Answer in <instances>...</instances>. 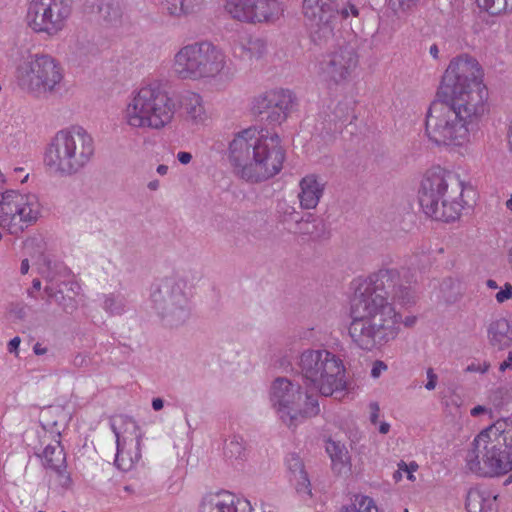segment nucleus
Masks as SVG:
<instances>
[{"mask_svg": "<svg viewBox=\"0 0 512 512\" xmlns=\"http://www.w3.org/2000/svg\"><path fill=\"white\" fill-rule=\"evenodd\" d=\"M414 281L409 270L388 267L353 280L349 335L360 349L372 351L395 340L401 322L408 328L416 324V316H407L402 321L393 305L415 303Z\"/></svg>", "mask_w": 512, "mask_h": 512, "instance_id": "1", "label": "nucleus"}, {"mask_svg": "<svg viewBox=\"0 0 512 512\" xmlns=\"http://www.w3.org/2000/svg\"><path fill=\"white\" fill-rule=\"evenodd\" d=\"M487 95L477 60L468 55L452 59L442 76L438 99L426 114L429 139L438 145L467 142L469 125L484 114Z\"/></svg>", "mask_w": 512, "mask_h": 512, "instance_id": "2", "label": "nucleus"}, {"mask_svg": "<svg viewBox=\"0 0 512 512\" xmlns=\"http://www.w3.org/2000/svg\"><path fill=\"white\" fill-rule=\"evenodd\" d=\"M284 159L278 134L263 129H243L229 144V160L236 174L249 182H261L277 175Z\"/></svg>", "mask_w": 512, "mask_h": 512, "instance_id": "3", "label": "nucleus"}, {"mask_svg": "<svg viewBox=\"0 0 512 512\" xmlns=\"http://www.w3.org/2000/svg\"><path fill=\"white\" fill-rule=\"evenodd\" d=\"M320 351H307L301 356L300 366L306 385V402L303 409L297 408L301 398L299 387L284 378L276 379L272 386L271 401L279 418L288 427L296 426L304 419L319 413L318 396L320 393L319 367Z\"/></svg>", "mask_w": 512, "mask_h": 512, "instance_id": "4", "label": "nucleus"}, {"mask_svg": "<svg viewBox=\"0 0 512 512\" xmlns=\"http://www.w3.org/2000/svg\"><path fill=\"white\" fill-rule=\"evenodd\" d=\"M467 469L482 477H495L512 470V422L500 419L482 430L466 455Z\"/></svg>", "mask_w": 512, "mask_h": 512, "instance_id": "5", "label": "nucleus"}, {"mask_svg": "<svg viewBox=\"0 0 512 512\" xmlns=\"http://www.w3.org/2000/svg\"><path fill=\"white\" fill-rule=\"evenodd\" d=\"M176 113V104L159 85L146 84L128 96L121 110V122L137 130L160 131L169 126Z\"/></svg>", "mask_w": 512, "mask_h": 512, "instance_id": "6", "label": "nucleus"}, {"mask_svg": "<svg viewBox=\"0 0 512 512\" xmlns=\"http://www.w3.org/2000/svg\"><path fill=\"white\" fill-rule=\"evenodd\" d=\"M463 183L453 173L444 170L428 171L418 192L423 212L437 221L453 222L463 209Z\"/></svg>", "mask_w": 512, "mask_h": 512, "instance_id": "7", "label": "nucleus"}, {"mask_svg": "<svg viewBox=\"0 0 512 512\" xmlns=\"http://www.w3.org/2000/svg\"><path fill=\"white\" fill-rule=\"evenodd\" d=\"M94 155V140L82 127L58 131L47 145L43 162L54 174L72 175L83 168Z\"/></svg>", "mask_w": 512, "mask_h": 512, "instance_id": "8", "label": "nucleus"}, {"mask_svg": "<svg viewBox=\"0 0 512 512\" xmlns=\"http://www.w3.org/2000/svg\"><path fill=\"white\" fill-rule=\"evenodd\" d=\"M19 87L33 95L53 92L64 78L61 63L47 53L30 54L17 67Z\"/></svg>", "mask_w": 512, "mask_h": 512, "instance_id": "9", "label": "nucleus"}, {"mask_svg": "<svg viewBox=\"0 0 512 512\" xmlns=\"http://www.w3.org/2000/svg\"><path fill=\"white\" fill-rule=\"evenodd\" d=\"M42 210L37 195L6 190L0 197V228L18 236L37 223L42 216Z\"/></svg>", "mask_w": 512, "mask_h": 512, "instance_id": "10", "label": "nucleus"}, {"mask_svg": "<svg viewBox=\"0 0 512 512\" xmlns=\"http://www.w3.org/2000/svg\"><path fill=\"white\" fill-rule=\"evenodd\" d=\"M70 12L64 0H30L25 21L35 33L54 36L63 30Z\"/></svg>", "mask_w": 512, "mask_h": 512, "instance_id": "11", "label": "nucleus"}, {"mask_svg": "<svg viewBox=\"0 0 512 512\" xmlns=\"http://www.w3.org/2000/svg\"><path fill=\"white\" fill-rule=\"evenodd\" d=\"M111 429L116 437V466L130 471L141 458V431L137 423L130 417L118 415L111 419Z\"/></svg>", "mask_w": 512, "mask_h": 512, "instance_id": "12", "label": "nucleus"}, {"mask_svg": "<svg viewBox=\"0 0 512 512\" xmlns=\"http://www.w3.org/2000/svg\"><path fill=\"white\" fill-rule=\"evenodd\" d=\"M224 8L233 19L251 24L273 22L283 14L278 0H225Z\"/></svg>", "mask_w": 512, "mask_h": 512, "instance_id": "13", "label": "nucleus"}, {"mask_svg": "<svg viewBox=\"0 0 512 512\" xmlns=\"http://www.w3.org/2000/svg\"><path fill=\"white\" fill-rule=\"evenodd\" d=\"M322 396H333L341 399L348 389L346 368L343 363V354L332 348L323 349L322 355Z\"/></svg>", "mask_w": 512, "mask_h": 512, "instance_id": "14", "label": "nucleus"}, {"mask_svg": "<svg viewBox=\"0 0 512 512\" xmlns=\"http://www.w3.org/2000/svg\"><path fill=\"white\" fill-rule=\"evenodd\" d=\"M293 101V95L289 90L273 89L255 97L251 109L255 114L269 112L272 121L281 123L287 119Z\"/></svg>", "mask_w": 512, "mask_h": 512, "instance_id": "15", "label": "nucleus"}, {"mask_svg": "<svg viewBox=\"0 0 512 512\" xmlns=\"http://www.w3.org/2000/svg\"><path fill=\"white\" fill-rule=\"evenodd\" d=\"M322 69L326 79L334 84H341L348 80L352 71L358 64V57L354 49L348 45L339 46L329 52Z\"/></svg>", "mask_w": 512, "mask_h": 512, "instance_id": "16", "label": "nucleus"}, {"mask_svg": "<svg viewBox=\"0 0 512 512\" xmlns=\"http://www.w3.org/2000/svg\"><path fill=\"white\" fill-rule=\"evenodd\" d=\"M198 512H254V509L247 499L228 491H220L204 495Z\"/></svg>", "mask_w": 512, "mask_h": 512, "instance_id": "17", "label": "nucleus"}, {"mask_svg": "<svg viewBox=\"0 0 512 512\" xmlns=\"http://www.w3.org/2000/svg\"><path fill=\"white\" fill-rule=\"evenodd\" d=\"M198 80L217 77L228 70L225 53L210 42L198 43Z\"/></svg>", "mask_w": 512, "mask_h": 512, "instance_id": "18", "label": "nucleus"}, {"mask_svg": "<svg viewBox=\"0 0 512 512\" xmlns=\"http://www.w3.org/2000/svg\"><path fill=\"white\" fill-rule=\"evenodd\" d=\"M198 43L182 47L174 57L172 70L181 79L198 80Z\"/></svg>", "mask_w": 512, "mask_h": 512, "instance_id": "19", "label": "nucleus"}, {"mask_svg": "<svg viewBox=\"0 0 512 512\" xmlns=\"http://www.w3.org/2000/svg\"><path fill=\"white\" fill-rule=\"evenodd\" d=\"M498 495L487 488H471L466 497L468 512H498Z\"/></svg>", "mask_w": 512, "mask_h": 512, "instance_id": "20", "label": "nucleus"}, {"mask_svg": "<svg viewBox=\"0 0 512 512\" xmlns=\"http://www.w3.org/2000/svg\"><path fill=\"white\" fill-rule=\"evenodd\" d=\"M326 453L331 460V469L337 476H346L351 471V457L344 443L329 439L325 445Z\"/></svg>", "mask_w": 512, "mask_h": 512, "instance_id": "21", "label": "nucleus"}, {"mask_svg": "<svg viewBox=\"0 0 512 512\" xmlns=\"http://www.w3.org/2000/svg\"><path fill=\"white\" fill-rule=\"evenodd\" d=\"M286 465L290 473L289 481L294 485L297 493L311 498L310 480L301 458L296 454H290L286 459Z\"/></svg>", "mask_w": 512, "mask_h": 512, "instance_id": "22", "label": "nucleus"}, {"mask_svg": "<svg viewBox=\"0 0 512 512\" xmlns=\"http://www.w3.org/2000/svg\"><path fill=\"white\" fill-rule=\"evenodd\" d=\"M487 336L490 345L498 350L512 346V320L501 317L491 321Z\"/></svg>", "mask_w": 512, "mask_h": 512, "instance_id": "23", "label": "nucleus"}, {"mask_svg": "<svg viewBox=\"0 0 512 512\" xmlns=\"http://www.w3.org/2000/svg\"><path fill=\"white\" fill-rule=\"evenodd\" d=\"M330 13L325 19V24L330 25L338 18L347 19L349 16L358 17L359 9L350 1L344 0H322V21L324 14Z\"/></svg>", "mask_w": 512, "mask_h": 512, "instance_id": "24", "label": "nucleus"}, {"mask_svg": "<svg viewBox=\"0 0 512 512\" xmlns=\"http://www.w3.org/2000/svg\"><path fill=\"white\" fill-rule=\"evenodd\" d=\"M299 200L304 209H314L320 200V183L316 175H308L300 182Z\"/></svg>", "mask_w": 512, "mask_h": 512, "instance_id": "25", "label": "nucleus"}, {"mask_svg": "<svg viewBox=\"0 0 512 512\" xmlns=\"http://www.w3.org/2000/svg\"><path fill=\"white\" fill-rule=\"evenodd\" d=\"M183 105L188 119L194 124H204L209 118L201 95L189 92L183 98Z\"/></svg>", "mask_w": 512, "mask_h": 512, "instance_id": "26", "label": "nucleus"}, {"mask_svg": "<svg viewBox=\"0 0 512 512\" xmlns=\"http://www.w3.org/2000/svg\"><path fill=\"white\" fill-rule=\"evenodd\" d=\"M265 45L260 39L244 37L233 47V53L236 57L251 61L259 58L264 52Z\"/></svg>", "mask_w": 512, "mask_h": 512, "instance_id": "27", "label": "nucleus"}, {"mask_svg": "<svg viewBox=\"0 0 512 512\" xmlns=\"http://www.w3.org/2000/svg\"><path fill=\"white\" fill-rule=\"evenodd\" d=\"M302 14L305 26L313 30L312 41L316 42L320 27V0H303Z\"/></svg>", "mask_w": 512, "mask_h": 512, "instance_id": "28", "label": "nucleus"}, {"mask_svg": "<svg viewBox=\"0 0 512 512\" xmlns=\"http://www.w3.org/2000/svg\"><path fill=\"white\" fill-rule=\"evenodd\" d=\"M478 7L490 15L512 12V0H476Z\"/></svg>", "mask_w": 512, "mask_h": 512, "instance_id": "29", "label": "nucleus"}, {"mask_svg": "<svg viewBox=\"0 0 512 512\" xmlns=\"http://www.w3.org/2000/svg\"><path fill=\"white\" fill-rule=\"evenodd\" d=\"M341 512H378V508L372 498L355 495L351 504L343 506Z\"/></svg>", "mask_w": 512, "mask_h": 512, "instance_id": "30", "label": "nucleus"}, {"mask_svg": "<svg viewBox=\"0 0 512 512\" xmlns=\"http://www.w3.org/2000/svg\"><path fill=\"white\" fill-rule=\"evenodd\" d=\"M43 456L51 467H56L63 460V451L59 445H47Z\"/></svg>", "mask_w": 512, "mask_h": 512, "instance_id": "31", "label": "nucleus"}, {"mask_svg": "<svg viewBox=\"0 0 512 512\" xmlns=\"http://www.w3.org/2000/svg\"><path fill=\"white\" fill-rule=\"evenodd\" d=\"M200 1L201 0H179V4L173 3L172 7H170V15L178 16L189 13Z\"/></svg>", "mask_w": 512, "mask_h": 512, "instance_id": "32", "label": "nucleus"}, {"mask_svg": "<svg viewBox=\"0 0 512 512\" xmlns=\"http://www.w3.org/2000/svg\"><path fill=\"white\" fill-rule=\"evenodd\" d=\"M490 368V363L487 361H484L482 363L478 361H472L466 368V373H481L485 374Z\"/></svg>", "mask_w": 512, "mask_h": 512, "instance_id": "33", "label": "nucleus"}, {"mask_svg": "<svg viewBox=\"0 0 512 512\" xmlns=\"http://www.w3.org/2000/svg\"><path fill=\"white\" fill-rule=\"evenodd\" d=\"M496 301L498 303H504L505 301L512 298V284L505 283L504 287L496 293L495 295Z\"/></svg>", "mask_w": 512, "mask_h": 512, "instance_id": "34", "label": "nucleus"}, {"mask_svg": "<svg viewBox=\"0 0 512 512\" xmlns=\"http://www.w3.org/2000/svg\"><path fill=\"white\" fill-rule=\"evenodd\" d=\"M388 369V366L385 362L381 360H376L373 362L372 369H371V377L372 378H379L380 375L385 372Z\"/></svg>", "mask_w": 512, "mask_h": 512, "instance_id": "35", "label": "nucleus"}, {"mask_svg": "<svg viewBox=\"0 0 512 512\" xmlns=\"http://www.w3.org/2000/svg\"><path fill=\"white\" fill-rule=\"evenodd\" d=\"M427 375V383L425 384V388L429 391H432L436 388L437 382H438V376L434 372L433 368H428L426 370Z\"/></svg>", "mask_w": 512, "mask_h": 512, "instance_id": "36", "label": "nucleus"}, {"mask_svg": "<svg viewBox=\"0 0 512 512\" xmlns=\"http://www.w3.org/2000/svg\"><path fill=\"white\" fill-rule=\"evenodd\" d=\"M398 467H400V470H403L407 473V478L411 481H413L415 479L414 475H413V472L417 469V464L415 463H411L409 466L404 462V461H401L399 464H398Z\"/></svg>", "mask_w": 512, "mask_h": 512, "instance_id": "37", "label": "nucleus"}, {"mask_svg": "<svg viewBox=\"0 0 512 512\" xmlns=\"http://www.w3.org/2000/svg\"><path fill=\"white\" fill-rule=\"evenodd\" d=\"M370 409V421L372 424H376L378 422L380 407L377 402H371L369 404Z\"/></svg>", "mask_w": 512, "mask_h": 512, "instance_id": "38", "label": "nucleus"}, {"mask_svg": "<svg viewBox=\"0 0 512 512\" xmlns=\"http://www.w3.org/2000/svg\"><path fill=\"white\" fill-rule=\"evenodd\" d=\"M225 449H226L227 453H230V456H233L234 451L240 455V450L242 449V446L240 443H238L236 441H230L228 444H226Z\"/></svg>", "mask_w": 512, "mask_h": 512, "instance_id": "39", "label": "nucleus"}, {"mask_svg": "<svg viewBox=\"0 0 512 512\" xmlns=\"http://www.w3.org/2000/svg\"><path fill=\"white\" fill-rule=\"evenodd\" d=\"M177 159L181 164H188L192 160V155L189 152L180 151L177 154Z\"/></svg>", "mask_w": 512, "mask_h": 512, "instance_id": "40", "label": "nucleus"}, {"mask_svg": "<svg viewBox=\"0 0 512 512\" xmlns=\"http://www.w3.org/2000/svg\"><path fill=\"white\" fill-rule=\"evenodd\" d=\"M20 343H21L20 338L19 337H14L8 343V351L11 352V353H16L17 354V351H18Z\"/></svg>", "mask_w": 512, "mask_h": 512, "instance_id": "41", "label": "nucleus"}, {"mask_svg": "<svg viewBox=\"0 0 512 512\" xmlns=\"http://www.w3.org/2000/svg\"><path fill=\"white\" fill-rule=\"evenodd\" d=\"M499 369L500 371L512 369V351L509 352L507 359L500 364Z\"/></svg>", "mask_w": 512, "mask_h": 512, "instance_id": "42", "label": "nucleus"}, {"mask_svg": "<svg viewBox=\"0 0 512 512\" xmlns=\"http://www.w3.org/2000/svg\"><path fill=\"white\" fill-rule=\"evenodd\" d=\"M487 411V408L485 406L477 405L474 408L471 409L470 414L473 417H477Z\"/></svg>", "mask_w": 512, "mask_h": 512, "instance_id": "43", "label": "nucleus"}, {"mask_svg": "<svg viewBox=\"0 0 512 512\" xmlns=\"http://www.w3.org/2000/svg\"><path fill=\"white\" fill-rule=\"evenodd\" d=\"M430 55L437 60L439 58V49L437 44H432L429 48Z\"/></svg>", "mask_w": 512, "mask_h": 512, "instance_id": "44", "label": "nucleus"}, {"mask_svg": "<svg viewBox=\"0 0 512 512\" xmlns=\"http://www.w3.org/2000/svg\"><path fill=\"white\" fill-rule=\"evenodd\" d=\"M152 407L155 411H158L163 408V401L160 398H155L152 401Z\"/></svg>", "mask_w": 512, "mask_h": 512, "instance_id": "45", "label": "nucleus"}, {"mask_svg": "<svg viewBox=\"0 0 512 512\" xmlns=\"http://www.w3.org/2000/svg\"><path fill=\"white\" fill-rule=\"evenodd\" d=\"M507 140H508L509 149L512 152V118H511V121H510L509 127H508Z\"/></svg>", "mask_w": 512, "mask_h": 512, "instance_id": "46", "label": "nucleus"}, {"mask_svg": "<svg viewBox=\"0 0 512 512\" xmlns=\"http://www.w3.org/2000/svg\"><path fill=\"white\" fill-rule=\"evenodd\" d=\"M29 267H30V266H29V261H28V259H24V260H22V262H21V266H20V271H21V273H22V274H26V273H28V271H29Z\"/></svg>", "mask_w": 512, "mask_h": 512, "instance_id": "47", "label": "nucleus"}, {"mask_svg": "<svg viewBox=\"0 0 512 512\" xmlns=\"http://www.w3.org/2000/svg\"><path fill=\"white\" fill-rule=\"evenodd\" d=\"M33 350H34L35 354H37V355H43L47 352V349L43 348L41 346V344H39V343L34 345Z\"/></svg>", "mask_w": 512, "mask_h": 512, "instance_id": "48", "label": "nucleus"}, {"mask_svg": "<svg viewBox=\"0 0 512 512\" xmlns=\"http://www.w3.org/2000/svg\"><path fill=\"white\" fill-rule=\"evenodd\" d=\"M390 430V424L387 423V422H382L380 425H379V432L381 434H387Z\"/></svg>", "mask_w": 512, "mask_h": 512, "instance_id": "49", "label": "nucleus"}, {"mask_svg": "<svg viewBox=\"0 0 512 512\" xmlns=\"http://www.w3.org/2000/svg\"><path fill=\"white\" fill-rule=\"evenodd\" d=\"M157 172H158L160 175H165V174H167V172H168V166L163 165V164L159 165V166L157 167Z\"/></svg>", "mask_w": 512, "mask_h": 512, "instance_id": "50", "label": "nucleus"}, {"mask_svg": "<svg viewBox=\"0 0 512 512\" xmlns=\"http://www.w3.org/2000/svg\"><path fill=\"white\" fill-rule=\"evenodd\" d=\"M32 289L35 291H39L41 289V281L39 279H34L32 282Z\"/></svg>", "mask_w": 512, "mask_h": 512, "instance_id": "51", "label": "nucleus"}, {"mask_svg": "<svg viewBox=\"0 0 512 512\" xmlns=\"http://www.w3.org/2000/svg\"><path fill=\"white\" fill-rule=\"evenodd\" d=\"M487 286L491 289H496L498 287L496 281L492 279L487 280Z\"/></svg>", "mask_w": 512, "mask_h": 512, "instance_id": "52", "label": "nucleus"}, {"mask_svg": "<svg viewBox=\"0 0 512 512\" xmlns=\"http://www.w3.org/2000/svg\"><path fill=\"white\" fill-rule=\"evenodd\" d=\"M173 3L179 4V0H166L167 10L170 13V7H172Z\"/></svg>", "mask_w": 512, "mask_h": 512, "instance_id": "53", "label": "nucleus"}, {"mask_svg": "<svg viewBox=\"0 0 512 512\" xmlns=\"http://www.w3.org/2000/svg\"><path fill=\"white\" fill-rule=\"evenodd\" d=\"M401 471H402V470H400V467H399V468H398V470L394 472V474H393V478H394L396 481H398V480H400V479H401V477H402V475H401Z\"/></svg>", "mask_w": 512, "mask_h": 512, "instance_id": "54", "label": "nucleus"}, {"mask_svg": "<svg viewBox=\"0 0 512 512\" xmlns=\"http://www.w3.org/2000/svg\"><path fill=\"white\" fill-rule=\"evenodd\" d=\"M158 187V182H150L149 183V188L152 189V190H155L156 188Z\"/></svg>", "mask_w": 512, "mask_h": 512, "instance_id": "55", "label": "nucleus"}, {"mask_svg": "<svg viewBox=\"0 0 512 512\" xmlns=\"http://www.w3.org/2000/svg\"><path fill=\"white\" fill-rule=\"evenodd\" d=\"M506 206L509 210L512 211V194H511V198L506 202Z\"/></svg>", "mask_w": 512, "mask_h": 512, "instance_id": "56", "label": "nucleus"}, {"mask_svg": "<svg viewBox=\"0 0 512 512\" xmlns=\"http://www.w3.org/2000/svg\"><path fill=\"white\" fill-rule=\"evenodd\" d=\"M23 171H24V169L22 167H17V168L14 169L15 173H21Z\"/></svg>", "mask_w": 512, "mask_h": 512, "instance_id": "57", "label": "nucleus"}, {"mask_svg": "<svg viewBox=\"0 0 512 512\" xmlns=\"http://www.w3.org/2000/svg\"><path fill=\"white\" fill-rule=\"evenodd\" d=\"M28 177H29V174H26V175H25V176L20 180V182H21V183H25V182L27 181Z\"/></svg>", "mask_w": 512, "mask_h": 512, "instance_id": "58", "label": "nucleus"}, {"mask_svg": "<svg viewBox=\"0 0 512 512\" xmlns=\"http://www.w3.org/2000/svg\"><path fill=\"white\" fill-rule=\"evenodd\" d=\"M46 292L48 293L49 296H53L52 292H51V289L49 287H46Z\"/></svg>", "mask_w": 512, "mask_h": 512, "instance_id": "59", "label": "nucleus"}, {"mask_svg": "<svg viewBox=\"0 0 512 512\" xmlns=\"http://www.w3.org/2000/svg\"><path fill=\"white\" fill-rule=\"evenodd\" d=\"M502 392H503L502 388L497 391V393H499V394H501Z\"/></svg>", "mask_w": 512, "mask_h": 512, "instance_id": "60", "label": "nucleus"}, {"mask_svg": "<svg viewBox=\"0 0 512 512\" xmlns=\"http://www.w3.org/2000/svg\"><path fill=\"white\" fill-rule=\"evenodd\" d=\"M2 237H3V236H2V233H0V240L2 239Z\"/></svg>", "mask_w": 512, "mask_h": 512, "instance_id": "61", "label": "nucleus"}]
</instances>
